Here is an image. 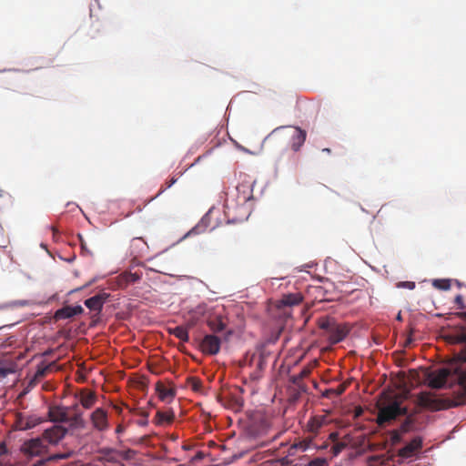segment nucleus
<instances>
[{"label": "nucleus", "mask_w": 466, "mask_h": 466, "mask_svg": "<svg viewBox=\"0 0 466 466\" xmlns=\"http://www.w3.org/2000/svg\"><path fill=\"white\" fill-rule=\"evenodd\" d=\"M329 439L333 441L334 443L336 442H339L338 440H339V433L334 431V432H331L329 436Z\"/></svg>", "instance_id": "obj_34"}, {"label": "nucleus", "mask_w": 466, "mask_h": 466, "mask_svg": "<svg viewBox=\"0 0 466 466\" xmlns=\"http://www.w3.org/2000/svg\"><path fill=\"white\" fill-rule=\"evenodd\" d=\"M347 447L346 442L339 441L333 444L331 447V452L333 456H338Z\"/></svg>", "instance_id": "obj_27"}, {"label": "nucleus", "mask_w": 466, "mask_h": 466, "mask_svg": "<svg viewBox=\"0 0 466 466\" xmlns=\"http://www.w3.org/2000/svg\"><path fill=\"white\" fill-rule=\"evenodd\" d=\"M93 427L99 431H104L108 428L107 412L102 409H96L90 416Z\"/></svg>", "instance_id": "obj_8"}, {"label": "nucleus", "mask_w": 466, "mask_h": 466, "mask_svg": "<svg viewBox=\"0 0 466 466\" xmlns=\"http://www.w3.org/2000/svg\"><path fill=\"white\" fill-rule=\"evenodd\" d=\"M237 199L239 204H246L253 198V185L249 181H243L236 187Z\"/></svg>", "instance_id": "obj_9"}, {"label": "nucleus", "mask_w": 466, "mask_h": 466, "mask_svg": "<svg viewBox=\"0 0 466 466\" xmlns=\"http://www.w3.org/2000/svg\"><path fill=\"white\" fill-rule=\"evenodd\" d=\"M335 390L333 389H330V390H328L325 393H324V396L328 397L329 396L330 393H334Z\"/></svg>", "instance_id": "obj_39"}, {"label": "nucleus", "mask_w": 466, "mask_h": 466, "mask_svg": "<svg viewBox=\"0 0 466 466\" xmlns=\"http://www.w3.org/2000/svg\"><path fill=\"white\" fill-rule=\"evenodd\" d=\"M182 448H183V450L187 451L190 449V446L185 444L182 446Z\"/></svg>", "instance_id": "obj_43"}, {"label": "nucleus", "mask_w": 466, "mask_h": 466, "mask_svg": "<svg viewBox=\"0 0 466 466\" xmlns=\"http://www.w3.org/2000/svg\"><path fill=\"white\" fill-rule=\"evenodd\" d=\"M46 449L47 447L44 443V440L41 438H35L25 441L23 444L21 451L25 455L32 458L35 456H41L42 454L46 453L47 451Z\"/></svg>", "instance_id": "obj_5"}, {"label": "nucleus", "mask_w": 466, "mask_h": 466, "mask_svg": "<svg viewBox=\"0 0 466 466\" xmlns=\"http://www.w3.org/2000/svg\"><path fill=\"white\" fill-rule=\"evenodd\" d=\"M177 182L176 177H172L170 180L167 181L164 185L161 186L157 197L160 196L163 192H165L167 188L171 187Z\"/></svg>", "instance_id": "obj_29"}, {"label": "nucleus", "mask_w": 466, "mask_h": 466, "mask_svg": "<svg viewBox=\"0 0 466 466\" xmlns=\"http://www.w3.org/2000/svg\"><path fill=\"white\" fill-rule=\"evenodd\" d=\"M168 333L174 335L183 342H187L189 339L188 329L184 326H177L175 328H169Z\"/></svg>", "instance_id": "obj_21"}, {"label": "nucleus", "mask_w": 466, "mask_h": 466, "mask_svg": "<svg viewBox=\"0 0 466 466\" xmlns=\"http://www.w3.org/2000/svg\"><path fill=\"white\" fill-rule=\"evenodd\" d=\"M6 451V449H5V444L3 443L0 445V451Z\"/></svg>", "instance_id": "obj_41"}, {"label": "nucleus", "mask_w": 466, "mask_h": 466, "mask_svg": "<svg viewBox=\"0 0 466 466\" xmlns=\"http://www.w3.org/2000/svg\"><path fill=\"white\" fill-rule=\"evenodd\" d=\"M66 428L61 425H54L44 431L42 439L50 444H56L66 436Z\"/></svg>", "instance_id": "obj_7"}, {"label": "nucleus", "mask_w": 466, "mask_h": 466, "mask_svg": "<svg viewBox=\"0 0 466 466\" xmlns=\"http://www.w3.org/2000/svg\"><path fill=\"white\" fill-rule=\"evenodd\" d=\"M433 286L439 289L448 290L451 288V281L449 279H435Z\"/></svg>", "instance_id": "obj_26"}, {"label": "nucleus", "mask_w": 466, "mask_h": 466, "mask_svg": "<svg viewBox=\"0 0 466 466\" xmlns=\"http://www.w3.org/2000/svg\"><path fill=\"white\" fill-rule=\"evenodd\" d=\"M79 239H80L81 248L89 253V250H87V248H86V242L84 241V239L81 236H79Z\"/></svg>", "instance_id": "obj_37"}, {"label": "nucleus", "mask_w": 466, "mask_h": 466, "mask_svg": "<svg viewBox=\"0 0 466 466\" xmlns=\"http://www.w3.org/2000/svg\"><path fill=\"white\" fill-rule=\"evenodd\" d=\"M310 373V369L304 368L298 374L292 377V381L294 384L299 385V381L302 380L304 378L308 377Z\"/></svg>", "instance_id": "obj_25"}, {"label": "nucleus", "mask_w": 466, "mask_h": 466, "mask_svg": "<svg viewBox=\"0 0 466 466\" xmlns=\"http://www.w3.org/2000/svg\"><path fill=\"white\" fill-rule=\"evenodd\" d=\"M328 423L329 420L326 415H316L309 419L307 424V429L310 433L317 435L319 430Z\"/></svg>", "instance_id": "obj_15"}, {"label": "nucleus", "mask_w": 466, "mask_h": 466, "mask_svg": "<svg viewBox=\"0 0 466 466\" xmlns=\"http://www.w3.org/2000/svg\"><path fill=\"white\" fill-rule=\"evenodd\" d=\"M422 447V439L420 437H415L410 442L406 444L403 448L400 449L398 455L401 458L408 459L412 457L417 451H420Z\"/></svg>", "instance_id": "obj_12"}, {"label": "nucleus", "mask_w": 466, "mask_h": 466, "mask_svg": "<svg viewBox=\"0 0 466 466\" xmlns=\"http://www.w3.org/2000/svg\"><path fill=\"white\" fill-rule=\"evenodd\" d=\"M142 424H147V421L141 420Z\"/></svg>", "instance_id": "obj_45"}, {"label": "nucleus", "mask_w": 466, "mask_h": 466, "mask_svg": "<svg viewBox=\"0 0 466 466\" xmlns=\"http://www.w3.org/2000/svg\"><path fill=\"white\" fill-rule=\"evenodd\" d=\"M335 390V392H334V393H335L336 395H338V396H339V395H341V394L344 392V390H345V387H344V386H342V385H339V386L336 390Z\"/></svg>", "instance_id": "obj_36"}, {"label": "nucleus", "mask_w": 466, "mask_h": 466, "mask_svg": "<svg viewBox=\"0 0 466 466\" xmlns=\"http://www.w3.org/2000/svg\"><path fill=\"white\" fill-rule=\"evenodd\" d=\"M71 453H56L50 455L45 459L38 460L35 463H34L32 466H46L47 462L51 461H56L59 460H64L69 458Z\"/></svg>", "instance_id": "obj_22"}, {"label": "nucleus", "mask_w": 466, "mask_h": 466, "mask_svg": "<svg viewBox=\"0 0 466 466\" xmlns=\"http://www.w3.org/2000/svg\"><path fill=\"white\" fill-rule=\"evenodd\" d=\"M198 233V227L192 228L187 235L197 234Z\"/></svg>", "instance_id": "obj_38"}, {"label": "nucleus", "mask_w": 466, "mask_h": 466, "mask_svg": "<svg viewBox=\"0 0 466 466\" xmlns=\"http://www.w3.org/2000/svg\"><path fill=\"white\" fill-rule=\"evenodd\" d=\"M156 390L158 394V398L162 401H170L176 395V390L173 389L167 388L162 382L156 384Z\"/></svg>", "instance_id": "obj_18"}, {"label": "nucleus", "mask_w": 466, "mask_h": 466, "mask_svg": "<svg viewBox=\"0 0 466 466\" xmlns=\"http://www.w3.org/2000/svg\"><path fill=\"white\" fill-rule=\"evenodd\" d=\"M84 309L80 306H65L57 309L54 314L55 320L71 319L76 315L82 314Z\"/></svg>", "instance_id": "obj_11"}, {"label": "nucleus", "mask_w": 466, "mask_h": 466, "mask_svg": "<svg viewBox=\"0 0 466 466\" xmlns=\"http://www.w3.org/2000/svg\"><path fill=\"white\" fill-rule=\"evenodd\" d=\"M323 152H326L328 154H330L331 150L328 147L322 149Z\"/></svg>", "instance_id": "obj_42"}, {"label": "nucleus", "mask_w": 466, "mask_h": 466, "mask_svg": "<svg viewBox=\"0 0 466 466\" xmlns=\"http://www.w3.org/2000/svg\"><path fill=\"white\" fill-rule=\"evenodd\" d=\"M51 366L52 364L38 366L35 374V379L40 380L44 378L46 375L47 371L50 370Z\"/></svg>", "instance_id": "obj_24"}, {"label": "nucleus", "mask_w": 466, "mask_h": 466, "mask_svg": "<svg viewBox=\"0 0 466 466\" xmlns=\"http://www.w3.org/2000/svg\"><path fill=\"white\" fill-rule=\"evenodd\" d=\"M400 286L406 287V288H408L410 289H412L415 287V283L414 282H410V281H406V282L400 283Z\"/></svg>", "instance_id": "obj_35"}, {"label": "nucleus", "mask_w": 466, "mask_h": 466, "mask_svg": "<svg viewBox=\"0 0 466 466\" xmlns=\"http://www.w3.org/2000/svg\"><path fill=\"white\" fill-rule=\"evenodd\" d=\"M116 433H121L123 431V427L122 425H118L116 429Z\"/></svg>", "instance_id": "obj_40"}, {"label": "nucleus", "mask_w": 466, "mask_h": 466, "mask_svg": "<svg viewBox=\"0 0 466 466\" xmlns=\"http://www.w3.org/2000/svg\"><path fill=\"white\" fill-rule=\"evenodd\" d=\"M188 384L195 391L199 390L202 386L201 380L197 378H189Z\"/></svg>", "instance_id": "obj_30"}, {"label": "nucleus", "mask_w": 466, "mask_h": 466, "mask_svg": "<svg viewBox=\"0 0 466 466\" xmlns=\"http://www.w3.org/2000/svg\"><path fill=\"white\" fill-rule=\"evenodd\" d=\"M423 428V423L416 414H409L400 427V432L394 431L392 439L396 441L400 440V433H408L411 431H420Z\"/></svg>", "instance_id": "obj_4"}, {"label": "nucleus", "mask_w": 466, "mask_h": 466, "mask_svg": "<svg viewBox=\"0 0 466 466\" xmlns=\"http://www.w3.org/2000/svg\"><path fill=\"white\" fill-rule=\"evenodd\" d=\"M309 442H310V441L305 440V441L299 442L295 446L299 448L301 451H306L309 445Z\"/></svg>", "instance_id": "obj_32"}, {"label": "nucleus", "mask_w": 466, "mask_h": 466, "mask_svg": "<svg viewBox=\"0 0 466 466\" xmlns=\"http://www.w3.org/2000/svg\"><path fill=\"white\" fill-rule=\"evenodd\" d=\"M221 340L216 335H206L200 342V350L208 355H216L220 350Z\"/></svg>", "instance_id": "obj_6"}, {"label": "nucleus", "mask_w": 466, "mask_h": 466, "mask_svg": "<svg viewBox=\"0 0 466 466\" xmlns=\"http://www.w3.org/2000/svg\"><path fill=\"white\" fill-rule=\"evenodd\" d=\"M318 326L322 330V336L325 337L330 344H337L342 341L350 332L349 328L342 323H338L334 318L321 317L318 319Z\"/></svg>", "instance_id": "obj_2"}, {"label": "nucleus", "mask_w": 466, "mask_h": 466, "mask_svg": "<svg viewBox=\"0 0 466 466\" xmlns=\"http://www.w3.org/2000/svg\"><path fill=\"white\" fill-rule=\"evenodd\" d=\"M455 303L458 306V309H464L466 307L463 302V298L461 294L457 295L454 299Z\"/></svg>", "instance_id": "obj_31"}, {"label": "nucleus", "mask_w": 466, "mask_h": 466, "mask_svg": "<svg viewBox=\"0 0 466 466\" xmlns=\"http://www.w3.org/2000/svg\"><path fill=\"white\" fill-rule=\"evenodd\" d=\"M308 466H329V462H328L327 459L318 457V458L311 460L309 462Z\"/></svg>", "instance_id": "obj_28"}, {"label": "nucleus", "mask_w": 466, "mask_h": 466, "mask_svg": "<svg viewBox=\"0 0 466 466\" xmlns=\"http://www.w3.org/2000/svg\"><path fill=\"white\" fill-rule=\"evenodd\" d=\"M208 326L213 332H220L225 329L226 322L222 317L215 316L208 319Z\"/></svg>", "instance_id": "obj_20"}, {"label": "nucleus", "mask_w": 466, "mask_h": 466, "mask_svg": "<svg viewBox=\"0 0 466 466\" xmlns=\"http://www.w3.org/2000/svg\"><path fill=\"white\" fill-rule=\"evenodd\" d=\"M450 371L447 369H441L436 373H431L429 376V386L432 389L442 388L447 381Z\"/></svg>", "instance_id": "obj_13"}, {"label": "nucleus", "mask_w": 466, "mask_h": 466, "mask_svg": "<svg viewBox=\"0 0 466 466\" xmlns=\"http://www.w3.org/2000/svg\"><path fill=\"white\" fill-rule=\"evenodd\" d=\"M142 274L138 272H124L119 276V284L127 286L134 284L141 279Z\"/></svg>", "instance_id": "obj_19"}, {"label": "nucleus", "mask_w": 466, "mask_h": 466, "mask_svg": "<svg viewBox=\"0 0 466 466\" xmlns=\"http://www.w3.org/2000/svg\"><path fill=\"white\" fill-rule=\"evenodd\" d=\"M361 412H362V411H361V409H359V410L356 411V416H357V417H358V416H360Z\"/></svg>", "instance_id": "obj_44"}, {"label": "nucleus", "mask_w": 466, "mask_h": 466, "mask_svg": "<svg viewBox=\"0 0 466 466\" xmlns=\"http://www.w3.org/2000/svg\"><path fill=\"white\" fill-rule=\"evenodd\" d=\"M142 424H147V421L141 420Z\"/></svg>", "instance_id": "obj_46"}, {"label": "nucleus", "mask_w": 466, "mask_h": 466, "mask_svg": "<svg viewBox=\"0 0 466 466\" xmlns=\"http://www.w3.org/2000/svg\"><path fill=\"white\" fill-rule=\"evenodd\" d=\"M109 294L107 293H99L96 294L85 301V305L90 310L95 311L96 314H99L103 309V305L107 300Z\"/></svg>", "instance_id": "obj_10"}, {"label": "nucleus", "mask_w": 466, "mask_h": 466, "mask_svg": "<svg viewBox=\"0 0 466 466\" xmlns=\"http://www.w3.org/2000/svg\"><path fill=\"white\" fill-rule=\"evenodd\" d=\"M302 301L300 293H289L282 296L278 302V307H292L299 305Z\"/></svg>", "instance_id": "obj_17"}, {"label": "nucleus", "mask_w": 466, "mask_h": 466, "mask_svg": "<svg viewBox=\"0 0 466 466\" xmlns=\"http://www.w3.org/2000/svg\"><path fill=\"white\" fill-rule=\"evenodd\" d=\"M156 420L157 424H162L164 422L170 423L174 420V413L170 412H163L158 410L156 415Z\"/></svg>", "instance_id": "obj_23"}, {"label": "nucleus", "mask_w": 466, "mask_h": 466, "mask_svg": "<svg viewBox=\"0 0 466 466\" xmlns=\"http://www.w3.org/2000/svg\"><path fill=\"white\" fill-rule=\"evenodd\" d=\"M407 412V408L401 407L400 403L394 401L380 408L376 421L380 427H385L399 416L406 415Z\"/></svg>", "instance_id": "obj_3"}, {"label": "nucleus", "mask_w": 466, "mask_h": 466, "mask_svg": "<svg viewBox=\"0 0 466 466\" xmlns=\"http://www.w3.org/2000/svg\"><path fill=\"white\" fill-rule=\"evenodd\" d=\"M307 138V132L299 127H294V133L290 137L289 147L292 151L298 152L304 145Z\"/></svg>", "instance_id": "obj_14"}, {"label": "nucleus", "mask_w": 466, "mask_h": 466, "mask_svg": "<svg viewBox=\"0 0 466 466\" xmlns=\"http://www.w3.org/2000/svg\"><path fill=\"white\" fill-rule=\"evenodd\" d=\"M205 458V453L201 451H198L196 455L191 459L192 462L199 461Z\"/></svg>", "instance_id": "obj_33"}, {"label": "nucleus", "mask_w": 466, "mask_h": 466, "mask_svg": "<svg viewBox=\"0 0 466 466\" xmlns=\"http://www.w3.org/2000/svg\"><path fill=\"white\" fill-rule=\"evenodd\" d=\"M79 402L85 409H91L96 401V394L87 389H82L78 395Z\"/></svg>", "instance_id": "obj_16"}, {"label": "nucleus", "mask_w": 466, "mask_h": 466, "mask_svg": "<svg viewBox=\"0 0 466 466\" xmlns=\"http://www.w3.org/2000/svg\"><path fill=\"white\" fill-rule=\"evenodd\" d=\"M48 417L54 422H68L72 428L83 429L86 422L82 412L79 411L78 404L71 407L52 405L48 409Z\"/></svg>", "instance_id": "obj_1"}]
</instances>
